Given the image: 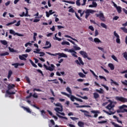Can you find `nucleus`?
<instances>
[{"label": "nucleus", "mask_w": 127, "mask_h": 127, "mask_svg": "<svg viewBox=\"0 0 127 127\" xmlns=\"http://www.w3.org/2000/svg\"><path fill=\"white\" fill-rule=\"evenodd\" d=\"M41 115L43 117H44V116H45V115H46V112L44 110H42V111H41Z\"/></svg>", "instance_id": "a19ab883"}, {"label": "nucleus", "mask_w": 127, "mask_h": 127, "mask_svg": "<svg viewBox=\"0 0 127 127\" xmlns=\"http://www.w3.org/2000/svg\"><path fill=\"white\" fill-rule=\"evenodd\" d=\"M15 26H19L20 25V20L18 21L16 24H15Z\"/></svg>", "instance_id": "774afa93"}, {"label": "nucleus", "mask_w": 127, "mask_h": 127, "mask_svg": "<svg viewBox=\"0 0 127 127\" xmlns=\"http://www.w3.org/2000/svg\"><path fill=\"white\" fill-rule=\"evenodd\" d=\"M91 113H92V114H95L94 116V118L98 117V114H99V111L92 110L91 111Z\"/></svg>", "instance_id": "2eb2a0df"}, {"label": "nucleus", "mask_w": 127, "mask_h": 127, "mask_svg": "<svg viewBox=\"0 0 127 127\" xmlns=\"http://www.w3.org/2000/svg\"><path fill=\"white\" fill-rule=\"evenodd\" d=\"M61 94H62V95H64V96H66V97H67L68 98H70L71 101H72V102H75V100H76L77 101V98L76 97H75V96H73V95H71L70 97V95L68 94V93H66V92H61Z\"/></svg>", "instance_id": "20e7f679"}, {"label": "nucleus", "mask_w": 127, "mask_h": 127, "mask_svg": "<svg viewBox=\"0 0 127 127\" xmlns=\"http://www.w3.org/2000/svg\"><path fill=\"white\" fill-rule=\"evenodd\" d=\"M88 28L92 31H94L95 30V29H94V27H93V26H91V25L89 26Z\"/></svg>", "instance_id": "0e129e2a"}, {"label": "nucleus", "mask_w": 127, "mask_h": 127, "mask_svg": "<svg viewBox=\"0 0 127 127\" xmlns=\"http://www.w3.org/2000/svg\"><path fill=\"white\" fill-rule=\"evenodd\" d=\"M70 53H74L75 54H77V52L74 51L73 49H69V52Z\"/></svg>", "instance_id": "ea45409f"}, {"label": "nucleus", "mask_w": 127, "mask_h": 127, "mask_svg": "<svg viewBox=\"0 0 127 127\" xmlns=\"http://www.w3.org/2000/svg\"><path fill=\"white\" fill-rule=\"evenodd\" d=\"M124 57L126 59V60L127 61V52H126L124 53Z\"/></svg>", "instance_id": "680f3d73"}, {"label": "nucleus", "mask_w": 127, "mask_h": 127, "mask_svg": "<svg viewBox=\"0 0 127 127\" xmlns=\"http://www.w3.org/2000/svg\"><path fill=\"white\" fill-rule=\"evenodd\" d=\"M101 25L102 27H103V28H105V29H107V28H108V27L107 26V25H106L105 23H101Z\"/></svg>", "instance_id": "4c0bfd02"}, {"label": "nucleus", "mask_w": 127, "mask_h": 127, "mask_svg": "<svg viewBox=\"0 0 127 127\" xmlns=\"http://www.w3.org/2000/svg\"><path fill=\"white\" fill-rule=\"evenodd\" d=\"M114 36L116 37V42L118 43V44H121V39H120V35L117 33L116 31H114Z\"/></svg>", "instance_id": "9b49d317"}, {"label": "nucleus", "mask_w": 127, "mask_h": 127, "mask_svg": "<svg viewBox=\"0 0 127 127\" xmlns=\"http://www.w3.org/2000/svg\"><path fill=\"white\" fill-rule=\"evenodd\" d=\"M77 108H91V106L89 105H81L77 106Z\"/></svg>", "instance_id": "c85d7f7f"}, {"label": "nucleus", "mask_w": 127, "mask_h": 127, "mask_svg": "<svg viewBox=\"0 0 127 127\" xmlns=\"http://www.w3.org/2000/svg\"><path fill=\"white\" fill-rule=\"evenodd\" d=\"M9 34H12L13 35H14V36H15V35H17V36H20V37L24 36L23 34H19L18 33H15V31H14L12 29L9 30Z\"/></svg>", "instance_id": "9d476101"}, {"label": "nucleus", "mask_w": 127, "mask_h": 127, "mask_svg": "<svg viewBox=\"0 0 127 127\" xmlns=\"http://www.w3.org/2000/svg\"><path fill=\"white\" fill-rule=\"evenodd\" d=\"M93 96L94 99H98V98H100V95L96 92L93 93Z\"/></svg>", "instance_id": "b1692460"}, {"label": "nucleus", "mask_w": 127, "mask_h": 127, "mask_svg": "<svg viewBox=\"0 0 127 127\" xmlns=\"http://www.w3.org/2000/svg\"><path fill=\"white\" fill-rule=\"evenodd\" d=\"M101 86H102V87H104V88H105L107 90V91H109V87L105 85L104 84H101Z\"/></svg>", "instance_id": "052dcab7"}, {"label": "nucleus", "mask_w": 127, "mask_h": 127, "mask_svg": "<svg viewBox=\"0 0 127 127\" xmlns=\"http://www.w3.org/2000/svg\"><path fill=\"white\" fill-rule=\"evenodd\" d=\"M111 57L113 59L115 60V61H116V62H119V60H118V59L115 55H112Z\"/></svg>", "instance_id": "58836bf2"}, {"label": "nucleus", "mask_w": 127, "mask_h": 127, "mask_svg": "<svg viewBox=\"0 0 127 127\" xmlns=\"http://www.w3.org/2000/svg\"><path fill=\"white\" fill-rule=\"evenodd\" d=\"M8 49L10 51V52H15V50H14V49L11 48L10 47H8Z\"/></svg>", "instance_id": "e2e57ef3"}, {"label": "nucleus", "mask_w": 127, "mask_h": 127, "mask_svg": "<svg viewBox=\"0 0 127 127\" xmlns=\"http://www.w3.org/2000/svg\"><path fill=\"white\" fill-rule=\"evenodd\" d=\"M29 61H30L31 64H32V66H33V67H35V68H37V65H36V64H34V63H33V61H32V60H29Z\"/></svg>", "instance_id": "cd10ccee"}, {"label": "nucleus", "mask_w": 127, "mask_h": 127, "mask_svg": "<svg viewBox=\"0 0 127 127\" xmlns=\"http://www.w3.org/2000/svg\"><path fill=\"white\" fill-rule=\"evenodd\" d=\"M25 79H26L27 82L29 84H30V79H29V77L28 76H25Z\"/></svg>", "instance_id": "603ef678"}, {"label": "nucleus", "mask_w": 127, "mask_h": 127, "mask_svg": "<svg viewBox=\"0 0 127 127\" xmlns=\"http://www.w3.org/2000/svg\"><path fill=\"white\" fill-rule=\"evenodd\" d=\"M62 45H70V43L67 41H63L62 42Z\"/></svg>", "instance_id": "473e14b6"}, {"label": "nucleus", "mask_w": 127, "mask_h": 127, "mask_svg": "<svg viewBox=\"0 0 127 127\" xmlns=\"http://www.w3.org/2000/svg\"><path fill=\"white\" fill-rule=\"evenodd\" d=\"M44 66L46 68V70H49V71H53L54 70V68H55V66L53 64H51V66L48 67L47 65L45 64H44Z\"/></svg>", "instance_id": "1a4fd4ad"}, {"label": "nucleus", "mask_w": 127, "mask_h": 127, "mask_svg": "<svg viewBox=\"0 0 127 127\" xmlns=\"http://www.w3.org/2000/svg\"><path fill=\"white\" fill-rule=\"evenodd\" d=\"M78 76H79L80 78H86V75L84 74V73L82 72L78 73Z\"/></svg>", "instance_id": "a878e982"}, {"label": "nucleus", "mask_w": 127, "mask_h": 127, "mask_svg": "<svg viewBox=\"0 0 127 127\" xmlns=\"http://www.w3.org/2000/svg\"><path fill=\"white\" fill-rule=\"evenodd\" d=\"M50 123H51V124H49V127H52V126H55V122H54V120H51Z\"/></svg>", "instance_id": "a211bd4d"}, {"label": "nucleus", "mask_w": 127, "mask_h": 127, "mask_svg": "<svg viewBox=\"0 0 127 127\" xmlns=\"http://www.w3.org/2000/svg\"><path fill=\"white\" fill-rule=\"evenodd\" d=\"M53 39L54 40H58V41H61V40H62L61 38L57 37V33L55 35V37Z\"/></svg>", "instance_id": "6ab92c4d"}, {"label": "nucleus", "mask_w": 127, "mask_h": 127, "mask_svg": "<svg viewBox=\"0 0 127 127\" xmlns=\"http://www.w3.org/2000/svg\"><path fill=\"white\" fill-rule=\"evenodd\" d=\"M77 125H78V127H84V122H82L81 121H79V122H78Z\"/></svg>", "instance_id": "aec40b11"}, {"label": "nucleus", "mask_w": 127, "mask_h": 127, "mask_svg": "<svg viewBox=\"0 0 127 127\" xmlns=\"http://www.w3.org/2000/svg\"><path fill=\"white\" fill-rule=\"evenodd\" d=\"M116 9L117 10L118 13H121V12H122V7H121V6H118V7L116 8Z\"/></svg>", "instance_id": "72a5a7b5"}, {"label": "nucleus", "mask_w": 127, "mask_h": 127, "mask_svg": "<svg viewBox=\"0 0 127 127\" xmlns=\"http://www.w3.org/2000/svg\"><path fill=\"white\" fill-rule=\"evenodd\" d=\"M47 54H49V55H51V56H56V55H58L59 57L58 59H60V58H62V57H64V58H67V55L63 53H59L56 54H51V53L47 52Z\"/></svg>", "instance_id": "f03ea898"}, {"label": "nucleus", "mask_w": 127, "mask_h": 127, "mask_svg": "<svg viewBox=\"0 0 127 127\" xmlns=\"http://www.w3.org/2000/svg\"><path fill=\"white\" fill-rule=\"evenodd\" d=\"M33 98H35V99H37L38 98V95H37V93H34L33 95H32Z\"/></svg>", "instance_id": "6e6d98bb"}, {"label": "nucleus", "mask_w": 127, "mask_h": 127, "mask_svg": "<svg viewBox=\"0 0 127 127\" xmlns=\"http://www.w3.org/2000/svg\"><path fill=\"white\" fill-rule=\"evenodd\" d=\"M92 5H93L94 7H97V6H98V4H97V2L93 1Z\"/></svg>", "instance_id": "864d4df0"}, {"label": "nucleus", "mask_w": 127, "mask_h": 127, "mask_svg": "<svg viewBox=\"0 0 127 127\" xmlns=\"http://www.w3.org/2000/svg\"><path fill=\"white\" fill-rule=\"evenodd\" d=\"M122 83L123 84V85H125V86H127V80H125V81H122Z\"/></svg>", "instance_id": "338daca9"}, {"label": "nucleus", "mask_w": 127, "mask_h": 127, "mask_svg": "<svg viewBox=\"0 0 127 127\" xmlns=\"http://www.w3.org/2000/svg\"><path fill=\"white\" fill-rule=\"evenodd\" d=\"M34 53H37V54H40V49L37 48L36 49V51H33Z\"/></svg>", "instance_id": "e433bc0d"}, {"label": "nucleus", "mask_w": 127, "mask_h": 127, "mask_svg": "<svg viewBox=\"0 0 127 127\" xmlns=\"http://www.w3.org/2000/svg\"><path fill=\"white\" fill-rule=\"evenodd\" d=\"M78 59L79 61L80 64H81V65H84V62H83V61H82V59L80 57L78 58Z\"/></svg>", "instance_id": "c9c22d12"}, {"label": "nucleus", "mask_w": 127, "mask_h": 127, "mask_svg": "<svg viewBox=\"0 0 127 127\" xmlns=\"http://www.w3.org/2000/svg\"><path fill=\"white\" fill-rule=\"evenodd\" d=\"M22 108L24 111H26L27 113H29V114H31V111H30V109H29V108H27L23 106Z\"/></svg>", "instance_id": "dca6fc26"}, {"label": "nucleus", "mask_w": 127, "mask_h": 127, "mask_svg": "<svg viewBox=\"0 0 127 127\" xmlns=\"http://www.w3.org/2000/svg\"><path fill=\"white\" fill-rule=\"evenodd\" d=\"M80 55L83 56V58H88V54L86 53V52H84L83 51H81L79 52Z\"/></svg>", "instance_id": "ddd939ff"}, {"label": "nucleus", "mask_w": 127, "mask_h": 127, "mask_svg": "<svg viewBox=\"0 0 127 127\" xmlns=\"http://www.w3.org/2000/svg\"><path fill=\"white\" fill-rule=\"evenodd\" d=\"M24 9H26V13L25 14V16H28V9H27L26 7H25Z\"/></svg>", "instance_id": "a18cd8bd"}, {"label": "nucleus", "mask_w": 127, "mask_h": 127, "mask_svg": "<svg viewBox=\"0 0 127 127\" xmlns=\"http://www.w3.org/2000/svg\"><path fill=\"white\" fill-rule=\"evenodd\" d=\"M95 16H96V17H99L100 20L102 21H106V20L105 19V16L103 13H100L99 14L96 13Z\"/></svg>", "instance_id": "6e6552de"}, {"label": "nucleus", "mask_w": 127, "mask_h": 127, "mask_svg": "<svg viewBox=\"0 0 127 127\" xmlns=\"http://www.w3.org/2000/svg\"><path fill=\"white\" fill-rule=\"evenodd\" d=\"M80 111L82 113H84V116H85V117H89V118H92V116L89 115L90 113L89 112L86 110H80Z\"/></svg>", "instance_id": "f8f14e48"}, {"label": "nucleus", "mask_w": 127, "mask_h": 127, "mask_svg": "<svg viewBox=\"0 0 127 127\" xmlns=\"http://www.w3.org/2000/svg\"><path fill=\"white\" fill-rule=\"evenodd\" d=\"M110 81H111L110 82L111 85L112 86H113V84H114V85H115V86H119V83H118L117 82L114 81V80L111 79Z\"/></svg>", "instance_id": "f3484780"}, {"label": "nucleus", "mask_w": 127, "mask_h": 127, "mask_svg": "<svg viewBox=\"0 0 127 127\" xmlns=\"http://www.w3.org/2000/svg\"><path fill=\"white\" fill-rule=\"evenodd\" d=\"M57 117H58L59 118H60V119H64V120H66V121L68 120V118L66 117H63L61 116L60 115L57 114H56Z\"/></svg>", "instance_id": "5701e85b"}, {"label": "nucleus", "mask_w": 127, "mask_h": 127, "mask_svg": "<svg viewBox=\"0 0 127 127\" xmlns=\"http://www.w3.org/2000/svg\"><path fill=\"white\" fill-rule=\"evenodd\" d=\"M78 97H79V98H81V99H83V100H88V97L87 96H81L80 95H77Z\"/></svg>", "instance_id": "c03bdc74"}, {"label": "nucleus", "mask_w": 127, "mask_h": 127, "mask_svg": "<svg viewBox=\"0 0 127 127\" xmlns=\"http://www.w3.org/2000/svg\"><path fill=\"white\" fill-rule=\"evenodd\" d=\"M96 92H97V93H99V94H104V90L102 88H100V90L96 89Z\"/></svg>", "instance_id": "393cba45"}, {"label": "nucleus", "mask_w": 127, "mask_h": 127, "mask_svg": "<svg viewBox=\"0 0 127 127\" xmlns=\"http://www.w3.org/2000/svg\"><path fill=\"white\" fill-rule=\"evenodd\" d=\"M75 16L77 17V18L78 19H79V20H81V17H80V16H79V15H78V13H77V12H75Z\"/></svg>", "instance_id": "4d7b16f0"}, {"label": "nucleus", "mask_w": 127, "mask_h": 127, "mask_svg": "<svg viewBox=\"0 0 127 127\" xmlns=\"http://www.w3.org/2000/svg\"><path fill=\"white\" fill-rule=\"evenodd\" d=\"M54 110L56 113H58V114H60V115H61L62 116H65V113H64V112H63V107H56L54 108Z\"/></svg>", "instance_id": "39448f33"}, {"label": "nucleus", "mask_w": 127, "mask_h": 127, "mask_svg": "<svg viewBox=\"0 0 127 127\" xmlns=\"http://www.w3.org/2000/svg\"><path fill=\"white\" fill-rule=\"evenodd\" d=\"M0 43H1V44H3V45H6V46H7V42L5 40H1Z\"/></svg>", "instance_id": "7c9ffc66"}, {"label": "nucleus", "mask_w": 127, "mask_h": 127, "mask_svg": "<svg viewBox=\"0 0 127 127\" xmlns=\"http://www.w3.org/2000/svg\"><path fill=\"white\" fill-rule=\"evenodd\" d=\"M121 29L124 31L125 33H127V29L126 27H121Z\"/></svg>", "instance_id": "37998d69"}, {"label": "nucleus", "mask_w": 127, "mask_h": 127, "mask_svg": "<svg viewBox=\"0 0 127 127\" xmlns=\"http://www.w3.org/2000/svg\"><path fill=\"white\" fill-rule=\"evenodd\" d=\"M76 4L77 6H80L81 5V3L80 2V0H77L76 1Z\"/></svg>", "instance_id": "8fccbe9b"}, {"label": "nucleus", "mask_w": 127, "mask_h": 127, "mask_svg": "<svg viewBox=\"0 0 127 127\" xmlns=\"http://www.w3.org/2000/svg\"><path fill=\"white\" fill-rule=\"evenodd\" d=\"M90 72H91V73H92V74L93 75V76L98 78V75H96V73H95L94 71L92 70V69H90Z\"/></svg>", "instance_id": "09e8293b"}, {"label": "nucleus", "mask_w": 127, "mask_h": 127, "mask_svg": "<svg viewBox=\"0 0 127 127\" xmlns=\"http://www.w3.org/2000/svg\"><path fill=\"white\" fill-rule=\"evenodd\" d=\"M125 108H127V105H123L119 107L120 110H123V109H125Z\"/></svg>", "instance_id": "49530a36"}, {"label": "nucleus", "mask_w": 127, "mask_h": 127, "mask_svg": "<svg viewBox=\"0 0 127 127\" xmlns=\"http://www.w3.org/2000/svg\"><path fill=\"white\" fill-rule=\"evenodd\" d=\"M51 44H50V45L49 46L43 47V49H49V48H51Z\"/></svg>", "instance_id": "5fc2aeb1"}, {"label": "nucleus", "mask_w": 127, "mask_h": 127, "mask_svg": "<svg viewBox=\"0 0 127 127\" xmlns=\"http://www.w3.org/2000/svg\"><path fill=\"white\" fill-rule=\"evenodd\" d=\"M115 108V105L113 104V102L111 101L110 103L106 106V109H107V110H109L110 112L106 110H103V112L104 113H106V114H107V115H109V116H112V115H115V114H116V111H115L114 112L111 111V110H114V108Z\"/></svg>", "instance_id": "f257e3e1"}, {"label": "nucleus", "mask_w": 127, "mask_h": 127, "mask_svg": "<svg viewBox=\"0 0 127 127\" xmlns=\"http://www.w3.org/2000/svg\"><path fill=\"white\" fill-rule=\"evenodd\" d=\"M56 107H60V108H63V106L60 103H57L55 104Z\"/></svg>", "instance_id": "79ce46f5"}, {"label": "nucleus", "mask_w": 127, "mask_h": 127, "mask_svg": "<svg viewBox=\"0 0 127 127\" xmlns=\"http://www.w3.org/2000/svg\"><path fill=\"white\" fill-rule=\"evenodd\" d=\"M19 58L20 60H26V59H25L23 56H19Z\"/></svg>", "instance_id": "3c124183"}, {"label": "nucleus", "mask_w": 127, "mask_h": 127, "mask_svg": "<svg viewBox=\"0 0 127 127\" xmlns=\"http://www.w3.org/2000/svg\"><path fill=\"white\" fill-rule=\"evenodd\" d=\"M64 2H66L67 3H70L71 4H75L74 1H67V0H63Z\"/></svg>", "instance_id": "c756f323"}, {"label": "nucleus", "mask_w": 127, "mask_h": 127, "mask_svg": "<svg viewBox=\"0 0 127 127\" xmlns=\"http://www.w3.org/2000/svg\"><path fill=\"white\" fill-rule=\"evenodd\" d=\"M112 125H113L115 127H123L122 126H120L118 124H116V123H115V122H113L112 123Z\"/></svg>", "instance_id": "13d9d810"}, {"label": "nucleus", "mask_w": 127, "mask_h": 127, "mask_svg": "<svg viewBox=\"0 0 127 127\" xmlns=\"http://www.w3.org/2000/svg\"><path fill=\"white\" fill-rule=\"evenodd\" d=\"M66 90L67 92L69 93V94H72V91H71V89L70 88V87H67L66 88Z\"/></svg>", "instance_id": "de8ad7c7"}, {"label": "nucleus", "mask_w": 127, "mask_h": 127, "mask_svg": "<svg viewBox=\"0 0 127 127\" xmlns=\"http://www.w3.org/2000/svg\"><path fill=\"white\" fill-rule=\"evenodd\" d=\"M109 67L110 68L111 70H114L115 69V66L113 64H108Z\"/></svg>", "instance_id": "412c9836"}, {"label": "nucleus", "mask_w": 127, "mask_h": 127, "mask_svg": "<svg viewBox=\"0 0 127 127\" xmlns=\"http://www.w3.org/2000/svg\"><path fill=\"white\" fill-rule=\"evenodd\" d=\"M106 123H107V121H103L98 122V124H106Z\"/></svg>", "instance_id": "69168bd1"}, {"label": "nucleus", "mask_w": 127, "mask_h": 127, "mask_svg": "<svg viewBox=\"0 0 127 127\" xmlns=\"http://www.w3.org/2000/svg\"><path fill=\"white\" fill-rule=\"evenodd\" d=\"M12 66H14V68H18V66H24V63L19 64L18 63L12 64Z\"/></svg>", "instance_id": "4468645a"}, {"label": "nucleus", "mask_w": 127, "mask_h": 127, "mask_svg": "<svg viewBox=\"0 0 127 127\" xmlns=\"http://www.w3.org/2000/svg\"><path fill=\"white\" fill-rule=\"evenodd\" d=\"M116 100L117 101H120L122 103H127V98L123 97L116 96Z\"/></svg>", "instance_id": "0eeeda50"}, {"label": "nucleus", "mask_w": 127, "mask_h": 127, "mask_svg": "<svg viewBox=\"0 0 127 127\" xmlns=\"http://www.w3.org/2000/svg\"><path fill=\"white\" fill-rule=\"evenodd\" d=\"M73 48H74V49L75 50H81V48L77 46V45H76V44L74 45V46L73 47Z\"/></svg>", "instance_id": "2f4dec72"}, {"label": "nucleus", "mask_w": 127, "mask_h": 127, "mask_svg": "<svg viewBox=\"0 0 127 127\" xmlns=\"http://www.w3.org/2000/svg\"><path fill=\"white\" fill-rule=\"evenodd\" d=\"M14 87H15V85H14V84H8V86H7L8 90H6V94H7V95H15V92H9V90H11L12 89H13V88H14Z\"/></svg>", "instance_id": "7ed1b4c3"}, {"label": "nucleus", "mask_w": 127, "mask_h": 127, "mask_svg": "<svg viewBox=\"0 0 127 127\" xmlns=\"http://www.w3.org/2000/svg\"><path fill=\"white\" fill-rule=\"evenodd\" d=\"M94 41L95 43H102V41H101L98 38H94Z\"/></svg>", "instance_id": "4be33fe9"}, {"label": "nucleus", "mask_w": 127, "mask_h": 127, "mask_svg": "<svg viewBox=\"0 0 127 127\" xmlns=\"http://www.w3.org/2000/svg\"><path fill=\"white\" fill-rule=\"evenodd\" d=\"M7 55H9V53L7 52L0 54V56H6Z\"/></svg>", "instance_id": "f704fd0d"}, {"label": "nucleus", "mask_w": 127, "mask_h": 127, "mask_svg": "<svg viewBox=\"0 0 127 127\" xmlns=\"http://www.w3.org/2000/svg\"><path fill=\"white\" fill-rule=\"evenodd\" d=\"M94 12H96V11L90 9H86L85 13H86L85 15V18L86 19H88V17L90 16V13H94Z\"/></svg>", "instance_id": "423d86ee"}, {"label": "nucleus", "mask_w": 127, "mask_h": 127, "mask_svg": "<svg viewBox=\"0 0 127 127\" xmlns=\"http://www.w3.org/2000/svg\"><path fill=\"white\" fill-rule=\"evenodd\" d=\"M12 75V71H11V70L8 71V76H7V78L8 79H10V77H11V75Z\"/></svg>", "instance_id": "bb28decb"}, {"label": "nucleus", "mask_w": 127, "mask_h": 127, "mask_svg": "<svg viewBox=\"0 0 127 127\" xmlns=\"http://www.w3.org/2000/svg\"><path fill=\"white\" fill-rule=\"evenodd\" d=\"M40 57H42L43 56H44V55H45V53L43 52H40Z\"/></svg>", "instance_id": "bf43d9fd"}]
</instances>
